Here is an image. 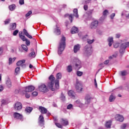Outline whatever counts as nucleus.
I'll use <instances>...</instances> for the list:
<instances>
[{
    "instance_id": "obj_31",
    "label": "nucleus",
    "mask_w": 129,
    "mask_h": 129,
    "mask_svg": "<svg viewBox=\"0 0 129 129\" xmlns=\"http://www.w3.org/2000/svg\"><path fill=\"white\" fill-rule=\"evenodd\" d=\"M26 62V60L25 59H23L22 60H19V61L17 62V66H21L22 64H24Z\"/></svg>"
},
{
    "instance_id": "obj_45",
    "label": "nucleus",
    "mask_w": 129,
    "mask_h": 129,
    "mask_svg": "<svg viewBox=\"0 0 129 129\" xmlns=\"http://www.w3.org/2000/svg\"><path fill=\"white\" fill-rule=\"evenodd\" d=\"M23 42H25V40H27V38H26V36L25 35H22L21 37H20Z\"/></svg>"
},
{
    "instance_id": "obj_51",
    "label": "nucleus",
    "mask_w": 129,
    "mask_h": 129,
    "mask_svg": "<svg viewBox=\"0 0 129 129\" xmlns=\"http://www.w3.org/2000/svg\"><path fill=\"white\" fill-rule=\"evenodd\" d=\"M121 129H125L126 127V124H123L120 126Z\"/></svg>"
},
{
    "instance_id": "obj_22",
    "label": "nucleus",
    "mask_w": 129,
    "mask_h": 129,
    "mask_svg": "<svg viewBox=\"0 0 129 129\" xmlns=\"http://www.w3.org/2000/svg\"><path fill=\"white\" fill-rule=\"evenodd\" d=\"M125 49H126V48L124 47L123 45L122 44H121V46H120V50H119L120 53L121 54H123L124 53V51H125Z\"/></svg>"
},
{
    "instance_id": "obj_25",
    "label": "nucleus",
    "mask_w": 129,
    "mask_h": 129,
    "mask_svg": "<svg viewBox=\"0 0 129 129\" xmlns=\"http://www.w3.org/2000/svg\"><path fill=\"white\" fill-rule=\"evenodd\" d=\"M6 85L8 88L12 87V82L11 80L9 79L6 81Z\"/></svg>"
},
{
    "instance_id": "obj_32",
    "label": "nucleus",
    "mask_w": 129,
    "mask_h": 129,
    "mask_svg": "<svg viewBox=\"0 0 129 129\" xmlns=\"http://www.w3.org/2000/svg\"><path fill=\"white\" fill-rule=\"evenodd\" d=\"M11 30H15L17 28V24L14 23L11 24Z\"/></svg>"
},
{
    "instance_id": "obj_6",
    "label": "nucleus",
    "mask_w": 129,
    "mask_h": 129,
    "mask_svg": "<svg viewBox=\"0 0 129 129\" xmlns=\"http://www.w3.org/2000/svg\"><path fill=\"white\" fill-rule=\"evenodd\" d=\"M56 79L55 80V87L56 89H59V79L62 78V74L58 73L56 75Z\"/></svg>"
},
{
    "instance_id": "obj_8",
    "label": "nucleus",
    "mask_w": 129,
    "mask_h": 129,
    "mask_svg": "<svg viewBox=\"0 0 129 129\" xmlns=\"http://www.w3.org/2000/svg\"><path fill=\"white\" fill-rule=\"evenodd\" d=\"M53 33L55 35H56V36H59V35H60L61 29L60 28V27H59L58 25L54 26L53 28Z\"/></svg>"
},
{
    "instance_id": "obj_41",
    "label": "nucleus",
    "mask_w": 129,
    "mask_h": 129,
    "mask_svg": "<svg viewBox=\"0 0 129 129\" xmlns=\"http://www.w3.org/2000/svg\"><path fill=\"white\" fill-rule=\"evenodd\" d=\"M124 48H127V47H129V42H127L126 43H122Z\"/></svg>"
},
{
    "instance_id": "obj_30",
    "label": "nucleus",
    "mask_w": 129,
    "mask_h": 129,
    "mask_svg": "<svg viewBox=\"0 0 129 129\" xmlns=\"http://www.w3.org/2000/svg\"><path fill=\"white\" fill-rule=\"evenodd\" d=\"M32 110H33V108L30 107H27L25 109V111L26 112H28V113H30Z\"/></svg>"
},
{
    "instance_id": "obj_7",
    "label": "nucleus",
    "mask_w": 129,
    "mask_h": 129,
    "mask_svg": "<svg viewBox=\"0 0 129 129\" xmlns=\"http://www.w3.org/2000/svg\"><path fill=\"white\" fill-rule=\"evenodd\" d=\"M98 27V21H93L90 25L89 28L91 30H95Z\"/></svg>"
},
{
    "instance_id": "obj_5",
    "label": "nucleus",
    "mask_w": 129,
    "mask_h": 129,
    "mask_svg": "<svg viewBox=\"0 0 129 129\" xmlns=\"http://www.w3.org/2000/svg\"><path fill=\"white\" fill-rule=\"evenodd\" d=\"M75 87L77 92H81L83 89V88L82 87V83H81V82L79 81L78 80H76Z\"/></svg>"
},
{
    "instance_id": "obj_33",
    "label": "nucleus",
    "mask_w": 129,
    "mask_h": 129,
    "mask_svg": "<svg viewBox=\"0 0 129 129\" xmlns=\"http://www.w3.org/2000/svg\"><path fill=\"white\" fill-rule=\"evenodd\" d=\"M21 47H22V49H23V50H24V51H25V52H28V47L27 46V45H26L25 44H22L21 45Z\"/></svg>"
},
{
    "instance_id": "obj_14",
    "label": "nucleus",
    "mask_w": 129,
    "mask_h": 129,
    "mask_svg": "<svg viewBox=\"0 0 129 129\" xmlns=\"http://www.w3.org/2000/svg\"><path fill=\"white\" fill-rule=\"evenodd\" d=\"M14 107H15V109H16V110H21V109H22V103H21L20 102H17L15 104V106Z\"/></svg>"
},
{
    "instance_id": "obj_54",
    "label": "nucleus",
    "mask_w": 129,
    "mask_h": 129,
    "mask_svg": "<svg viewBox=\"0 0 129 129\" xmlns=\"http://www.w3.org/2000/svg\"><path fill=\"white\" fill-rule=\"evenodd\" d=\"M20 5H24L25 4V1L24 0H19Z\"/></svg>"
},
{
    "instance_id": "obj_11",
    "label": "nucleus",
    "mask_w": 129,
    "mask_h": 129,
    "mask_svg": "<svg viewBox=\"0 0 129 129\" xmlns=\"http://www.w3.org/2000/svg\"><path fill=\"white\" fill-rule=\"evenodd\" d=\"M45 121L44 120V117L40 115L38 119V123L40 126H44Z\"/></svg>"
},
{
    "instance_id": "obj_23",
    "label": "nucleus",
    "mask_w": 129,
    "mask_h": 129,
    "mask_svg": "<svg viewBox=\"0 0 129 129\" xmlns=\"http://www.w3.org/2000/svg\"><path fill=\"white\" fill-rule=\"evenodd\" d=\"M71 33L72 34H76V33H78V28L76 27H73L71 30Z\"/></svg>"
},
{
    "instance_id": "obj_21",
    "label": "nucleus",
    "mask_w": 129,
    "mask_h": 129,
    "mask_svg": "<svg viewBox=\"0 0 129 129\" xmlns=\"http://www.w3.org/2000/svg\"><path fill=\"white\" fill-rule=\"evenodd\" d=\"M91 98L90 97V96H86L85 97V105H86V104H89V103H90V101Z\"/></svg>"
},
{
    "instance_id": "obj_39",
    "label": "nucleus",
    "mask_w": 129,
    "mask_h": 129,
    "mask_svg": "<svg viewBox=\"0 0 129 129\" xmlns=\"http://www.w3.org/2000/svg\"><path fill=\"white\" fill-rule=\"evenodd\" d=\"M1 103H2V106H3V105H5V104H8L7 100L5 99H2L1 100Z\"/></svg>"
},
{
    "instance_id": "obj_29",
    "label": "nucleus",
    "mask_w": 129,
    "mask_h": 129,
    "mask_svg": "<svg viewBox=\"0 0 129 129\" xmlns=\"http://www.w3.org/2000/svg\"><path fill=\"white\" fill-rule=\"evenodd\" d=\"M74 16H75L76 18H78V17H79V16L78 15V10H77V9H75L74 10Z\"/></svg>"
},
{
    "instance_id": "obj_59",
    "label": "nucleus",
    "mask_w": 129,
    "mask_h": 129,
    "mask_svg": "<svg viewBox=\"0 0 129 129\" xmlns=\"http://www.w3.org/2000/svg\"><path fill=\"white\" fill-rule=\"evenodd\" d=\"M10 22H11V20L8 19L6 21H5V25H7L8 24H10Z\"/></svg>"
},
{
    "instance_id": "obj_37",
    "label": "nucleus",
    "mask_w": 129,
    "mask_h": 129,
    "mask_svg": "<svg viewBox=\"0 0 129 129\" xmlns=\"http://www.w3.org/2000/svg\"><path fill=\"white\" fill-rule=\"evenodd\" d=\"M68 72H72V66H68L67 68Z\"/></svg>"
},
{
    "instance_id": "obj_61",
    "label": "nucleus",
    "mask_w": 129,
    "mask_h": 129,
    "mask_svg": "<svg viewBox=\"0 0 129 129\" xmlns=\"http://www.w3.org/2000/svg\"><path fill=\"white\" fill-rule=\"evenodd\" d=\"M92 0H85V4H90V2H91Z\"/></svg>"
},
{
    "instance_id": "obj_55",
    "label": "nucleus",
    "mask_w": 129,
    "mask_h": 129,
    "mask_svg": "<svg viewBox=\"0 0 129 129\" xmlns=\"http://www.w3.org/2000/svg\"><path fill=\"white\" fill-rule=\"evenodd\" d=\"M33 96H37L38 95V92H33L32 93Z\"/></svg>"
},
{
    "instance_id": "obj_62",
    "label": "nucleus",
    "mask_w": 129,
    "mask_h": 129,
    "mask_svg": "<svg viewBox=\"0 0 129 129\" xmlns=\"http://www.w3.org/2000/svg\"><path fill=\"white\" fill-rule=\"evenodd\" d=\"M108 63H109V60H106L104 62V64H105V65H107Z\"/></svg>"
},
{
    "instance_id": "obj_10",
    "label": "nucleus",
    "mask_w": 129,
    "mask_h": 129,
    "mask_svg": "<svg viewBox=\"0 0 129 129\" xmlns=\"http://www.w3.org/2000/svg\"><path fill=\"white\" fill-rule=\"evenodd\" d=\"M14 118L16 119H20V120H23V115L18 112H15L13 114Z\"/></svg>"
},
{
    "instance_id": "obj_28",
    "label": "nucleus",
    "mask_w": 129,
    "mask_h": 129,
    "mask_svg": "<svg viewBox=\"0 0 129 129\" xmlns=\"http://www.w3.org/2000/svg\"><path fill=\"white\" fill-rule=\"evenodd\" d=\"M9 9L10 11H15V9H16V5L13 4L9 6Z\"/></svg>"
},
{
    "instance_id": "obj_16",
    "label": "nucleus",
    "mask_w": 129,
    "mask_h": 129,
    "mask_svg": "<svg viewBox=\"0 0 129 129\" xmlns=\"http://www.w3.org/2000/svg\"><path fill=\"white\" fill-rule=\"evenodd\" d=\"M39 111L41 112V113H42L43 114H45L47 113L48 110L47 109L44 107L40 106L39 108Z\"/></svg>"
},
{
    "instance_id": "obj_34",
    "label": "nucleus",
    "mask_w": 129,
    "mask_h": 129,
    "mask_svg": "<svg viewBox=\"0 0 129 129\" xmlns=\"http://www.w3.org/2000/svg\"><path fill=\"white\" fill-rule=\"evenodd\" d=\"M64 17H69V20H70V21H71V23H72V22H73V17H72V14H71L70 15H69V14H66L65 15H64Z\"/></svg>"
},
{
    "instance_id": "obj_19",
    "label": "nucleus",
    "mask_w": 129,
    "mask_h": 129,
    "mask_svg": "<svg viewBox=\"0 0 129 129\" xmlns=\"http://www.w3.org/2000/svg\"><path fill=\"white\" fill-rule=\"evenodd\" d=\"M23 33H24V35L25 36H26V37H27L29 39L33 38V37H32V35H31L29 34V33L28 32V31H27V30H26V29H23Z\"/></svg>"
},
{
    "instance_id": "obj_56",
    "label": "nucleus",
    "mask_w": 129,
    "mask_h": 129,
    "mask_svg": "<svg viewBox=\"0 0 129 129\" xmlns=\"http://www.w3.org/2000/svg\"><path fill=\"white\" fill-rule=\"evenodd\" d=\"M114 17H115V13H113L110 15V18L111 19V20H112L113 19V18H114Z\"/></svg>"
},
{
    "instance_id": "obj_63",
    "label": "nucleus",
    "mask_w": 129,
    "mask_h": 129,
    "mask_svg": "<svg viewBox=\"0 0 129 129\" xmlns=\"http://www.w3.org/2000/svg\"><path fill=\"white\" fill-rule=\"evenodd\" d=\"M26 98H30V95L27 93H25Z\"/></svg>"
},
{
    "instance_id": "obj_1",
    "label": "nucleus",
    "mask_w": 129,
    "mask_h": 129,
    "mask_svg": "<svg viewBox=\"0 0 129 129\" xmlns=\"http://www.w3.org/2000/svg\"><path fill=\"white\" fill-rule=\"evenodd\" d=\"M66 41V38L62 36L61 39L59 42V44L58 47V55H61L64 50L65 49V47H66V44L65 41Z\"/></svg>"
},
{
    "instance_id": "obj_13",
    "label": "nucleus",
    "mask_w": 129,
    "mask_h": 129,
    "mask_svg": "<svg viewBox=\"0 0 129 129\" xmlns=\"http://www.w3.org/2000/svg\"><path fill=\"white\" fill-rule=\"evenodd\" d=\"M115 118L116 120H117L118 121H120L121 122H122L123 121L124 118H123V116L122 115L117 114L115 116Z\"/></svg>"
},
{
    "instance_id": "obj_35",
    "label": "nucleus",
    "mask_w": 129,
    "mask_h": 129,
    "mask_svg": "<svg viewBox=\"0 0 129 129\" xmlns=\"http://www.w3.org/2000/svg\"><path fill=\"white\" fill-rule=\"evenodd\" d=\"M125 13H126V11H124L122 12V14H121V16H125L126 18H129V14H126Z\"/></svg>"
},
{
    "instance_id": "obj_48",
    "label": "nucleus",
    "mask_w": 129,
    "mask_h": 129,
    "mask_svg": "<svg viewBox=\"0 0 129 129\" xmlns=\"http://www.w3.org/2000/svg\"><path fill=\"white\" fill-rule=\"evenodd\" d=\"M72 107H73V105L70 104L68 105L67 108V109H71V108H72Z\"/></svg>"
},
{
    "instance_id": "obj_27",
    "label": "nucleus",
    "mask_w": 129,
    "mask_h": 129,
    "mask_svg": "<svg viewBox=\"0 0 129 129\" xmlns=\"http://www.w3.org/2000/svg\"><path fill=\"white\" fill-rule=\"evenodd\" d=\"M114 99H115V96L113 95V94H111L109 100L110 102H112V101H114Z\"/></svg>"
},
{
    "instance_id": "obj_49",
    "label": "nucleus",
    "mask_w": 129,
    "mask_h": 129,
    "mask_svg": "<svg viewBox=\"0 0 129 129\" xmlns=\"http://www.w3.org/2000/svg\"><path fill=\"white\" fill-rule=\"evenodd\" d=\"M99 68H100L98 71H99L100 70L102 69L103 67H104V64L103 63H101L99 65Z\"/></svg>"
},
{
    "instance_id": "obj_53",
    "label": "nucleus",
    "mask_w": 129,
    "mask_h": 129,
    "mask_svg": "<svg viewBox=\"0 0 129 129\" xmlns=\"http://www.w3.org/2000/svg\"><path fill=\"white\" fill-rule=\"evenodd\" d=\"M20 67L16 68V69H15V73H19L20 72Z\"/></svg>"
},
{
    "instance_id": "obj_3",
    "label": "nucleus",
    "mask_w": 129,
    "mask_h": 129,
    "mask_svg": "<svg viewBox=\"0 0 129 129\" xmlns=\"http://www.w3.org/2000/svg\"><path fill=\"white\" fill-rule=\"evenodd\" d=\"M91 54H92V46L91 44H87L84 48V55L86 57H88Z\"/></svg>"
},
{
    "instance_id": "obj_24",
    "label": "nucleus",
    "mask_w": 129,
    "mask_h": 129,
    "mask_svg": "<svg viewBox=\"0 0 129 129\" xmlns=\"http://www.w3.org/2000/svg\"><path fill=\"white\" fill-rule=\"evenodd\" d=\"M60 122L62 125H68V120H67V119H64L62 118Z\"/></svg>"
},
{
    "instance_id": "obj_43",
    "label": "nucleus",
    "mask_w": 129,
    "mask_h": 129,
    "mask_svg": "<svg viewBox=\"0 0 129 129\" xmlns=\"http://www.w3.org/2000/svg\"><path fill=\"white\" fill-rule=\"evenodd\" d=\"M107 15H108V11H107V10H105L103 12V15L106 16Z\"/></svg>"
},
{
    "instance_id": "obj_47",
    "label": "nucleus",
    "mask_w": 129,
    "mask_h": 129,
    "mask_svg": "<svg viewBox=\"0 0 129 129\" xmlns=\"http://www.w3.org/2000/svg\"><path fill=\"white\" fill-rule=\"evenodd\" d=\"M25 42H26V45H27V46H30V44H31V42L29 41V40H28V39H27Z\"/></svg>"
},
{
    "instance_id": "obj_4",
    "label": "nucleus",
    "mask_w": 129,
    "mask_h": 129,
    "mask_svg": "<svg viewBox=\"0 0 129 129\" xmlns=\"http://www.w3.org/2000/svg\"><path fill=\"white\" fill-rule=\"evenodd\" d=\"M49 79L50 81V82L48 83V87L50 88L52 90V91H55L56 90V88H53L54 86V83L55 82V77H54V76L51 75L49 77Z\"/></svg>"
},
{
    "instance_id": "obj_44",
    "label": "nucleus",
    "mask_w": 129,
    "mask_h": 129,
    "mask_svg": "<svg viewBox=\"0 0 129 129\" xmlns=\"http://www.w3.org/2000/svg\"><path fill=\"white\" fill-rule=\"evenodd\" d=\"M55 124L56 126H57V127H59V128H62L63 127V126H62V125L59 123H55Z\"/></svg>"
},
{
    "instance_id": "obj_64",
    "label": "nucleus",
    "mask_w": 129,
    "mask_h": 129,
    "mask_svg": "<svg viewBox=\"0 0 129 129\" xmlns=\"http://www.w3.org/2000/svg\"><path fill=\"white\" fill-rule=\"evenodd\" d=\"M4 90V86L3 85H0V92H2Z\"/></svg>"
},
{
    "instance_id": "obj_57",
    "label": "nucleus",
    "mask_w": 129,
    "mask_h": 129,
    "mask_svg": "<svg viewBox=\"0 0 129 129\" xmlns=\"http://www.w3.org/2000/svg\"><path fill=\"white\" fill-rule=\"evenodd\" d=\"M115 38L117 39H118L119 38H120V34L117 33L115 35Z\"/></svg>"
},
{
    "instance_id": "obj_15",
    "label": "nucleus",
    "mask_w": 129,
    "mask_h": 129,
    "mask_svg": "<svg viewBox=\"0 0 129 129\" xmlns=\"http://www.w3.org/2000/svg\"><path fill=\"white\" fill-rule=\"evenodd\" d=\"M80 48H81V45H80V44H77L75 45L74 46V53H77V52H78V51H79L80 50Z\"/></svg>"
},
{
    "instance_id": "obj_50",
    "label": "nucleus",
    "mask_w": 129,
    "mask_h": 129,
    "mask_svg": "<svg viewBox=\"0 0 129 129\" xmlns=\"http://www.w3.org/2000/svg\"><path fill=\"white\" fill-rule=\"evenodd\" d=\"M31 15H32V11H29L28 13H27V14H26L25 16L26 17H29V16H31Z\"/></svg>"
},
{
    "instance_id": "obj_9",
    "label": "nucleus",
    "mask_w": 129,
    "mask_h": 129,
    "mask_svg": "<svg viewBox=\"0 0 129 129\" xmlns=\"http://www.w3.org/2000/svg\"><path fill=\"white\" fill-rule=\"evenodd\" d=\"M39 90H40V91H41L42 92H47V91H48L47 86H46V85L44 84L41 85L39 87Z\"/></svg>"
},
{
    "instance_id": "obj_17",
    "label": "nucleus",
    "mask_w": 129,
    "mask_h": 129,
    "mask_svg": "<svg viewBox=\"0 0 129 129\" xmlns=\"http://www.w3.org/2000/svg\"><path fill=\"white\" fill-rule=\"evenodd\" d=\"M68 94L71 98H75V92L73 90H70L68 92Z\"/></svg>"
},
{
    "instance_id": "obj_40",
    "label": "nucleus",
    "mask_w": 129,
    "mask_h": 129,
    "mask_svg": "<svg viewBox=\"0 0 129 129\" xmlns=\"http://www.w3.org/2000/svg\"><path fill=\"white\" fill-rule=\"evenodd\" d=\"M127 75V72L126 71H123L121 72V76H125V75Z\"/></svg>"
},
{
    "instance_id": "obj_52",
    "label": "nucleus",
    "mask_w": 129,
    "mask_h": 129,
    "mask_svg": "<svg viewBox=\"0 0 129 129\" xmlns=\"http://www.w3.org/2000/svg\"><path fill=\"white\" fill-rule=\"evenodd\" d=\"M61 100H62L63 101H64V100H65V96H64V94H63V93H61V96L60 97Z\"/></svg>"
},
{
    "instance_id": "obj_36",
    "label": "nucleus",
    "mask_w": 129,
    "mask_h": 129,
    "mask_svg": "<svg viewBox=\"0 0 129 129\" xmlns=\"http://www.w3.org/2000/svg\"><path fill=\"white\" fill-rule=\"evenodd\" d=\"M77 76H79V77L82 76L83 75V72L81 71H77Z\"/></svg>"
},
{
    "instance_id": "obj_26",
    "label": "nucleus",
    "mask_w": 129,
    "mask_h": 129,
    "mask_svg": "<svg viewBox=\"0 0 129 129\" xmlns=\"http://www.w3.org/2000/svg\"><path fill=\"white\" fill-rule=\"evenodd\" d=\"M111 122H112L110 120L107 121L105 124V127L107 128H110V126H111Z\"/></svg>"
},
{
    "instance_id": "obj_60",
    "label": "nucleus",
    "mask_w": 129,
    "mask_h": 129,
    "mask_svg": "<svg viewBox=\"0 0 129 129\" xmlns=\"http://www.w3.org/2000/svg\"><path fill=\"white\" fill-rule=\"evenodd\" d=\"M84 10L87 11V10H88V6L87 5L84 6Z\"/></svg>"
},
{
    "instance_id": "obj_2",
    "label": "nucleus",
    "mask_w": 129,
    "mask_h": 129,
    "mask_svg": "<svg viewBox=\"0 0 129 129\" xmlns=\"http://www.w3.org/2000/svg\"><path fill=\"white\" fill-rule=\"evenodd\" d=\"M71 63L73 67L76 68V69L79 70L81 68V61L77 58H74L73 60L71 61Z\"/></svg>"
},
{
    "instance_id": "obj_58",
    "label": "nucleus",
    "mask_w": 129,
    "mask_h": 129,
    "mask_svg": "<svg viewBox=\"0 0 129 129\" xmlns=\"http://www.w3.org/2000/svg\"><path fill=\"white\" fill-rule=\"evenodd\" d=\"M13 58H9V65H11V64H12V63H13Z\"/></svg>"
},
{
    "instance_id": "obj_20",
    "label": "nucleus",
    "mask_w": 129,
    "mask_h": 129,
    "mask_svg": "<svg viewBox=\"0 0 129 129\" xmlns=\"http://www.w3.org/2000/svg\"><path fill=\"white\" fill-rule=\"evenodd\" d=\"M108 45L109 47H111L112 44H113V37H110L108 38Z\"/></svg>"
},
{
    "instance_id": "obj_42",
    "label": "nucleus",
    "mask_w": 129,
    "mask_h": 129,
    "mask_svg": "<svg viewBox=\"0 0 129 129\" xmlns=\"http://www.w3.org/2000/svg\"><path fill=\"white\" fill-rule=\"evenodd\" d=\"M94 42V39L90 40V39H88L87 40V43H88V45H90V44H92Z\"/></svg>"
},
{
    "instance_id": "obj_12",
    "label": "nucleus",
    "mask_w": 129,
    "mask_h": 129,
    "mask_svg": "<svg viewBox=\"0 0 129 129\" xmlns=\"http://www.w3.org/2000/svg\"><path fill=\"white\" fill-rule=\"evenodd\" d=\"M33 90H35V87L33 86H29L25 87V92H32Z\"/></svg>"
},
{
    "instance_id": "obj_38",
    "label": "nucleus",
    "mask_w": 129,
    "mask_h": 129,
    "mask_svg": "<svg viewBox=\"0 0 129 129\" xmlns=\"http://www.w3.org/2000/svg\"><path fill=\"white\" fill-rule=\"evenodd\" d=\"M35 56L36 55H35V52L34 51L29 54V57H31V58H35Z\"/></svg>"
},
{
    "instance_id": "obj_46",
    "label": "nucleus",
    "mask_w": 129,
    "mask_h": 129,
    "mask_svg": "<svg viewBox=\"0 0 129 129\" xmlns=\"http://www.w3.org/2000/svg\"><path fill=\"white\" fill-rule=\"evenodd\" d=\"M18 33H19V30H16L13 32V36H17V35H18Z\"/></svg>"
},
{
    "instance_id": "obj_18",
    "label": "nucleus",
    "mask_w": 129,
    "mask_h": 129,
    "mask_svg": "<svg viewBox=\"0 0 129 129\" xmlns=\"http://www.w3.org/2000/svg\"><path fill=\"white\" fill-rule=\"evenodd\" d=\"M75 104L77 105V106H79V107H83L84 106V104H82L79 100L76 101Z\"/></svg>"
}]
</instances>
